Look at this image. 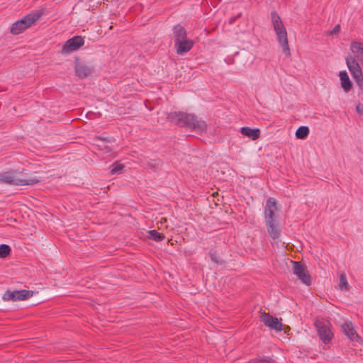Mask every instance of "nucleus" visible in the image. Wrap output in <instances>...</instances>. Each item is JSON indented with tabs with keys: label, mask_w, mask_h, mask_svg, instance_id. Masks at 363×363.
Segmentation results:
<instances>
[{
	"label": "nucleus",
	"mask_w": 363,
	"mask_h": 363,
	"mask_svg": "<svg viewBox=\"0 0 363 363\" xmlns=\"http://www.w3.org/2000/svg\"><path fill=\"white\" fill-rule=\"evenodd\" d=\"M0 179L2 182L15 185H33L40 182L36 177L26 178L20 172H8L1 174Z\"/></svg>",
	"instance_id": "nucleus-4"
},
{
	"label": "nucleus",
	"mask_w": 363,
	"mask_h": 363,
	"mask_svg": "<svg viewBox=\"0 0 363 363\" xmlns=\"http://www.w3.org/2000/svg\"><path fill=\"white\" fill-rule=\"evenodd\" d=\"M309 134V128L307 126L299 127L295 133L296 138L305 139Z\"/></svg>",
	"instance_id": "nucleus-20"
},
{
	"label": "nucleus",
	"mask_w": 363,
	"mask_h": 363,
	"mask_svg": "<svg viewBox=\"0 0 363 363\" xmlns=\"http://www.w3.org/2000/svg\"><path fill=\"white\" fill-rule=\"evenodd\" d=\"M267 232L273 240H277L280 237L281 228L279 220H265Z\"/></svg>",
	"instance_id": "nucleus-13"
},
{
	"label": "nucleus",
	"mask_w": 363,
	"mask_h": 363,
	"mask_svg": "<svg viewBox=\"0 0 363 363\" xmlns=\"http://www.w3.org/2000/svg\"><path fill=\"white\" fill-rule=\"evenodd\" d=\"M252 363H276L274 360L269 357L256 359L252 360Z\"/></svg>",
	"instance_id": "nucleus-26"
},
{
	"label": "nucleus",
	"mask_w": 363,
	"mask_h": 363,
	"mask_svg": "<svg viewBox=\"0 0 363 363\" xmlns=\"http://www.w3.org/2000/svg\"><path fill=\"white\" fill-rule=\"evenodd\" d=\"M271 21L279 45L286 55H289L290 48L287 31L282 20L277 12L272 11L271 13Z\"/></svg>",
	"instance_id": "nucleus-1"
},
{
	"label": "nucleus",
	"mask_w": 363,
	"mask_h": 363,
	"mask_svg": "<svg viewBox=\"0 0 363 363\" xmlns=\"http://www.w3.org/2000/svg\"><path fill=\"white\" fill-rule=\"evenodd\" d=\"M279 207L274 198H269L264 208V220H279Z\"/></svg>",
	"instance_id": "nucleus-8"
},
{
	"label": "nucleus",
	"mask_w": 363,
	"mask_h": 363,
	"mask_svg": "<svg viewBox=\"0 0 363 363\" xmlns=\"http://www.w3.org/2000/svg\"><path fill=\"white\" fill-rule=\"evenodd\" d=\"M293 264V272L305 284H311V277L306 269L301 262L291 261Z\"/></svg>",
	"instance_id": "nucleus-9"
},
{
	"label": "nucleus",
	"mask_w": 363,
	"mask_h": 363,
	"mask_svg": "<svg viewBox=\"0 0 363 363\" xmlns=\"http://www.w3.org/2000/svg\"><path fill=\"white\" fill-rule=\"evenodd\" d=\"M124 168V165L120 163H115L111 165V173L113 174H121L123 172V169Z\"/></svg>",
	"instance_id": "nucleus-25"
},
{
	"label": "nucleus",
	"mask_w": 363,
	"mask_h": 363,
	"mask_svg": "<svg viewBox=\"0 0 363 363\" xmlns=\"http://www.w3.org/2000/svg\"><path fill=\"white\" fill-rule=\"evenodd\" d=\"M3 299L4 301H18L17 297H16V291H6L3 295Z\"/></svg>",
	"instance_id": "nucleus-23"
},
{
	"label": "nucleus",
	"mask_w": 363,
	"mask_h": 363,
	"mask_svg": "<svg viewBox=\"0 0 363 363\" xmlns=\"http://www.w3.org/2000/svg\"><path fill=\"white\" fill-rule=\"evenodd\" d=\"M356 111L359 114L363 115V104H358L356 106Z\"/></svg>",
	"instance_id": "nucleus-27"
},
{
	"label": "nucleus",
	"mask_w": 363,
	"mask_h": 363,
	"mask_svg": "<svg viewBox=\"0 0 363 363\" xmlns=\"http://www.w3.org/2000/svg\"><path fill=\"white\" fill-rule=\"evenodd\" d=\"M84 44V40L82 36H74L67 40L62 47L61 52L63 55H69L79 50Z\"/></svg>",
	"instance_id": "nucleus-7"
},
{
	"label": "nucleus",
	"mask_w": 363,
	"mask_h": 363,
	"mask_svg": "<svg viewBox=\"0 0 363 363\" xmlns=\"http://www.w3.org/2000/svg\"><path fill=\"white\" fill-rule=\"evenodd\" d=\"M17 300L18 301H24L26 300L33 296L34 292L33 291L29 290H20L16 291Z\"/></svg>",
	"instance_id": "nucleus-19"
},
{
	"label": "nucleus",
	"mask_w": 363,
	"mask_h": 363,
	"mask_svg": "<svg viewBox=\"0 0 363 363\" xmlns=\"http://www.w3.org/2000/svg\"><path fill=\"white\" fill-rule=\"evenodd\" d=\"M340 86L345 93H348L352 88V83L346 71H340L339 73Z\"/></svg>",
	"instance_id": "nucleus-16"
},
{
	"label": "nucleus",
	"mask_w": 363,
	"mask_h": 363,
	"mask_svg": "<svg viewBox=\"0 0 363 363\" xmlns=\"http://www.w3.org/2000/svg\"><path fill=\"white\" fill-rule=\"evenodd\" d=\"M191 119L187 120L186 126L197 132H203L206 130V123L204 121L191 114Z\"/></svg>",
	"instance_id": "nucleus-14"
},
{
	"label": "nucleus",
	"mask_w": 363,
	"mask_h": 363,
	"mask_svg": "<svg viewBox=\"0 0 363 363\" xmlns=\"http://www.w3.org/2000/svg\"><path fill=\"white\" fill-rule=\"evenodd\" d=\"M339 30H340V26H336L334 28L333 30L331 32V34H333V33H337V32H339Z\"/></svg>",
	"instance_id": "nucleus-30"
},
{
	"label": "nucleus",
	"mask_w": 363,
	"mask_h": 363,
	"mask_svg": "<svg viewBox=\"0 0 363 363\" xmlns=\"http://www.w3.org/2000/svg\"><path fill=\"white\" fill-rule=\"evenodd\" d=\"M74 71L76 75L80 79L91 77L94 72V67L90 63L76 59L74 62Z\"/></svg>",
	"instance_id": "nucleus-6"
},
{
	"label": "nucleus",
	"mask_w": 363,
	"mask_h": 363,
	"mask_svg": "<svg viewBox=\"0 0 363 363\" xmlns=\"http://www.w3.org/2000/svg\"><path fill=\"white\" fill-rule=\"evenodd\" d=\"M211 259H212L213 261H214L215 262L218 263V262H220L219 258H218V257H217V255H215L214 253H212V254L211 255Z\"/></svg>",
	"instance_id": "nucleus-28"
},
{
	"label": "nucleus",
	"mask_w": 363,
	"mask_h": 363,
	"mask_svg": "<svg viewBox=\"0 0 363 363\" xmlns=\"http://www.w3.org/2000/svg\"><path fill=\"white\" fill-rule=\"evenodd\" d=\"M261 320L267 327L272 330L276 331H281L282 330L281 318L279 319L269 313H262L261 315Z\"/></svg>",
	"instance_id": "nucleus-10"
},
{
	"label": "nucleus",
	"mask_w": 363,
	"mask_h": 363,
	"mask_svg": "<svg viewBox=\"0 0 363 363\" xmlns=\"http://www.w3.org/2000/svg\"><path fill=\"white\" fill-rule=\"evenodd\" d=\"M166 221H167V218H163L161 219V220L158 223L162 224L163 223H165Z\"/></svg>",
	"instance_id": "nucleus-31"
},
{
	"label": "nucleus",
	"mask_w": 363,
	"mask_h": 363,
	"mask_svg": "<svg viewBox=\"0 0 363 363\" xmlns=\"http://www.w3.org/2000/svg\"><path fill=\"white\" fill-rule=\"evenodd\" d=\"M349 288L350 286L347 280L346 275L345 274H341L338 283V289L342 291H348Z\"/></svg>",
	"instance_id": "nucleus-22"
},
{
	"label": "nucleus",
	"mask_w": 363,
	"mask_h": 363,
	"mask_svg": "<svg viewBox=\"0 0 363 363\" xmlns=\"http://www.w3.org/2000/svg\"><path fill=\"white\" fill-rule=\"evenodd\" d=\"M11 252V248L7 245H0V257L5 258Z\"/></svg>",
	"instance_id": "nucleus-24"
},
{
	"label": "nucleus",
	"mask_w": 363,
	"mask_h": 363,
	"mask_svg": "<svg viewBox=\"0 0 363 363\" xmlns=\"http://www.w3.org/2000/svg\"><path fill=\"white\" fill-rule=\"evenodd\" d=\"M168 120L179 125H186L187 120L191 119V114L184 112H171L168 114Z\"/></svg>",
	"instance_id": "nucleus-12"
},
{
	"label": "nucleus",
	"mask_w": 363,
	"mask_h": 363,
	"mask_svg": "<svg viewBox=\"0 0 363 363\" xmlns=\"http://www.w3.org/2000/svg\"><path fill=\"white\" fill-rule=\"evenodd\" d=\"M240 133L249 138L255 140L260 135V130L258 128H250L249 127H242L240 128Z\"/></svg>",
	"instance_id": "nucleus-17"
},
{
	"label": "nucleus",
	"mask_w": 363,
	"mask_h": 363,
	"mask_svg": "<svg viewBox=\"0 0 363 363\" xmlns=\"http://www.w3.org/2000/svg\"><path fill=\"white\" fill-rule=\"evenodd\" d=\"M346 63L352 77L358 87L359 94L363 96V72L359 62L352 56L346 58Z\"/></svg>",
	"instance_id": "nucleus-5"
},
{
	"label": "nucleus",
	"mask_w": 363,
	"mask_h": 363,
	"mask_svg": "<svg viewBox=\"0 0 363 363\" xmlns=\"http://www.w3.org/2000/svg\"><path fill=\"white\" fill-rule=\"evenodd\" d=\"M173 35L177 53L178 55H184L192 48L194 41L187 39L186 31L181 25H177L174 27Z\"/></svg>",
	"instance_id": "nucleus-2"
},
{
	"label": "nucleus",
	"mask_w": 363,
	"mask_h": 363,
	"mask_svg": "<svg viewBox=\"0 0 363 363\" xmlns=\"http://www.w3.org/2000/svg\"><path fill=\"white\" fill-rule=\"evenodd\" d=\"M42 16V12L40 11H35L32 12L23 18L17 21L12 24L10 32L13 35H18L22 33L26 29L32 26Z\"/></svg>",
	"instance_id": "nucleus-3"
},
{
	"label": "nucleus",
	"mask_w": 363,
	"mask_h": 363,
	"mask_svg": "<svg viewBox=\"0 0 363 363\" xmlns=\"http://www.w3.org/2000/svg\"><path fill=\"white\" fill-rule=\"evenodd\" d=\"M315 326L320 340L325 343H328L333 336V334L329 327V323L317 321L315 323Z\"/></svg>",
	"instance_id": "nucleus-11"
},
{
	"label": "nucleus",
	"mask_w": 363,
	"mask_h": 363,
	"mask_svg": "<svg viewBox=\"0 0 363 363\" xmlns=\"http://www.w3.org/2000/svg\"><path fill=\"white\" fill-rule=\"evenodd\" d=\"M342 330L345 335L352 342H359L360 337L354 329L350 322H346L342 325Z\"/></svg>",
	"instance_id": "nucleus-15"
},
{
	"label": "nucleus",
	"mask_w": 363,
	"mask_h": 363,
	"mask_svg": "<svg viewBox=\"0 0 363 363\" xmlns=\"http://www.w3.org/2000/svg\"><path fill=\"white\" fill-rule=\"evenodd\" d=\"M94 141L95 145L99 147V150L106 152H109L111 150L110 146L108 145V141L105 138H96Z\"/></svg>",
	"instance_id": "nucleus-18"
},
{
	"label": "nucleus",
	"mask_w": 363,
	"mask_h": 363,
	"mask_svg": "<svg viewBox=\"0 0 363 363\" xmlns=\"http://www.w3.org/2000/svg\"><path fill=\"white\" fill-rule=\"evenodd\" d=\"M147 237L155 241H161L164 239V235L155 230L148 231Z\"/></svg>",
	"instance_id": "nucleus-21"
},
{
	"label": "nucleus",
	"mask_w": 363,
	"mask_h": 363,
	"mask_svg": "<svg viewBox=\"0 0 363 363\" xmlns=\"http://www.w3.org/2000/svg\"><path fill=\"white\" fill-rule=\"evenodd\" d=\"M284 330V332L285 333H287L289 330H290V328L289 326H286V325H284L282 324V330Z\"/></svg>",
	"instance_id": "nucleus-29"
}]
</instances>
